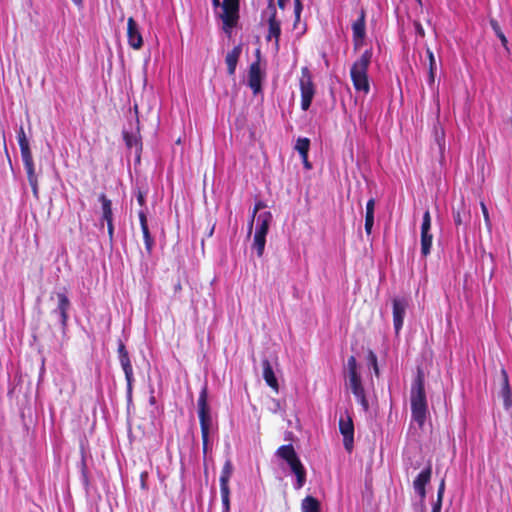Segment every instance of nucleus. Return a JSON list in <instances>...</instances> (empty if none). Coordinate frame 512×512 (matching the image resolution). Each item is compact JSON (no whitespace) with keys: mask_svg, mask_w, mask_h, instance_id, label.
I'll return each instance as SVG.
<instances>
[{"mask_svg":"<svg viewBox=\"0 0 512 512\" xmlns=\"http://www.w3.org/2000/svg\"><path fill=\"white\" fill-rule=\"evenodd\" d=\"M410 401L412 418L422 427L426 420L428 407L424 388V376L420 370L412 383Z\"/></svg>","mask_w":512,"mask_h":512,"instance_id":"nucleus-1","label":"nucleus"},{"mask_svg":"<svg viewBox=\"0 0 512 512\" xmlns=\"http://www.w3.org/2000/svg\"><path fill=\"white\" fill-rule=\"evenodd\" d=\"M372 59V51L365 50L357 59L350 70L351 80L356 91L368 94L370 84L368 80V68Z\"/></svg>","mask_w":512,"mask_h":512,"instance_id":"nucleus-2","label":"nucleus"},{"mask_svg":"<svg viewBox=\"0 0 512 512\" xmlns=\"http://www.w3.org/2000/svg\"><path fill=\"white\" fill-rule=\"evenodd\" d=\"M198 416L201 426V434L203 441V451L206 453L209 442V433L213 426L210 408L207 403V388L203 387L198 398Z\"/></svg>","mask_w":512,"mask_h":512,"instance_id":"nucleus-3","label":"nucleus"},{"mask_svg":"<svg viewBox=\"0 0 512 512\" xmlns=\"http://www.w3.org/2000/svg\"><path fill=\"white\" fill-rule=\"evenodd\" d=\"M272 218L273 216L269 211L260 213L257 216L252 248L256 250L258 257H262L264 254L266 235L269 231Z\"/></svg>","mask_w":512,"mask_h":512,"instance_id":"nucleus-4","label":"nucleus"},{"mask_svg":"<svg viewBox=\"0 0 512 512\" xmlns=\"http://www.w3.org/2000/svg\"><path fill=\"white\" fill-rule=\"evenodd\" d=\"M215 8H220L219 16L223 21L224 30L228 32L238 20L239 0H212Z\"/></svg>","mask_w":512,"mask_h":512,"instance_id":"nucleus-5","label":"nucleus"},{"mask_svg":"<svg viewBox=\"0 0 512 512\" xmlns=\"http://www.w3.org/2000/svg\"><path fill=\"white\" fill-rule=\"evenodd\" d=\"M300 91H301V108L307 111L311 105L315 94V88L312 82V76L307 67L301 69L300 78Z\"/></svg>","mask_w":512,"mask_h":512,"instance_id":"nucleus-6","label":"nucleus"},{"mask_svg":"<svg viewBox=\"0 0 512 512\" xmlns=\"http://www.w3.org/2000/svg\"><path fill=\"white\" fill-rule=\"evenodd\" d=\"M118 357L120 361V365L125 374V379L127 382V399L131 401L132 399V385L134 381L133 377V368L130 361L129 353L122 341H119L118 344Z\"/></svg>","mask_w":512,"mask_h":512,"instance_id":"nucleus-7","label":"nucleus"},{"mask_svg":"<svg viewBox=\"0 0 512 512\" xmlns=\"http://www.w3.org/2000/svg\"><path fill=\"white\" fill-rule=\"evenodd\" d=\"M433 235L431 233V215L429 210L423 214L421 224V254L426 257L431 252Z\"/></svg>","mask_w":512,"mask_h":512,"instance_id":"nucleus-8","label":"nucleus"},{"mask_svg":"<svg viewBox=\"0 0 512 512\" xmlns=\"http://www.w3.org/2000/svg\"><path fill=\"white\" fill-rule=\"evenodd\" d=\"M256 55L257 60L250 65L248 72V86L252 89L254 95L261 92L264 77V73L260 68V50L256 51Z\"/></svg>","mask_w":512,"mask_h":512,"instance_id":"nucleus-9","label":"nucleus"},{"mask_svg":"<svg viewBox=\"0 0 512 512\" xmlns=\"http://www.w3.org/2000/svg\"><path fill=\"white\" fill-rule=\"evenodd\" d=\"M136 126L132 127L130 131H123V138L128 149H135L137 159H140L142 151V142L140 137L139 119L136 115Z\"/></svg>","mask_w":512,"mask_h":512,"instance_id":"nucleus-10","label":"nucleus"},{"mask_svg":"<svg viewBox=\"0 0 512 512\" xmlns=\"http://www.w3.org/2000/svg\"><path fill=\"white\" fill-rule=\"evenodd\" d=\"M339 430L343 435V444L348 452L353 449L354 443V425L351 417L346 414L341 416L339 420Z\"/></svg>","mask_w":512,"mask_h":512,"instance_id":"nucleus-11","label":"nucleus"},{"mask_svg":"<svg viewBox=\"0 0 512 512\" xmlns=\"http://www.w3.org/2000/svg\"><path fill=\"white\" fill-rule=\"evenodd\" d=\"M24 168L27 174L28 182L32 188L33 195L36 199L39 198L38 175L35 171L32 153L21 155Z\"/></svg>","mask_w":512,"mask_h":512,"instance_id":"nucleus-12","label":"nucleus"},{"mask_svg":"<svg viewBox=\"0 0 512 512\" xmlns=\"http://www.w3.org/2000/svg\"><path fill=\"white\" fill-rule=\"evenodd\" d=\"M268 9L271 11V14L268 19V35L267 40L275 39V46L278 49L279 46V38L281 35V22L276 18V8L273 4V0H269Z\"/></svg>","mask_w":512,"mask_h":512,"instance_id":"nucleus-13","label":"nucleus"},{"mask_svg":"<svg viewBox=\"0 0 512 512\" xmlns=\"http://www.w3.org/2000/svg\"><path fill=\"white\" fill-rule=\"evenodd\" d=\"M499 391L498 396L503 399V404L505 409H509L512 407V394L511 388L509 384V378L506 370L504 368L501 369L500 375L498 378Z\"/></svg>","mask_w":512,"mask_h":512,"instance_id":"nucleus-14","label":"nucleus"},{"mask_svg":"<svg viewBox=\"0 0 512 512\" xmlns=\"http://www.w3.org/2000/svg\"><path fill=\"white\" fill-rule=\"evenodd\" d=\"M365 16V10L362 8L359 12L358 19L352 24L353 42L356 50L363 44V40L366 36Z\"/></svg>","mask_w":512,"mask_h":512,"instance_id":"nucleus-15","label":"nucleus"},{"mask_svg":"<svg viewBox=\"0 0 512 512\" xmlns=\"http://www.w3.org/2000/svg\"><path fill=\"white\" fill-rule=\"evenodd\" d=\"M432 475V466L429 463L415 478L413 481V488L415 492L419 495L421 502L424 501L426 497L425 486L430 482Z\"/></svg>","mask_w":512,"mask_h":512,"instance_id":"nucleus-16","label":"nucleus"},{"mask_svg":"<svg viewBox=\"0 0 512 512\" xmlns=\"http://www.w3.org/2000/svg\"><path fill=\"white\" fill-rule=\"evenodd\" d=\"M407 306L408 302L405 298L393 299V324L396 334L399 333L403 326Z\"/></svg>","mask_w":512,"mask_h":512,"instance_id":"nucleus-17","label":"nucleus"},{"mask_svg":"<svg viewBox=\"0 0 512 512\" xmlns=\"http://www.w3.org/2000/svg\"><path fill=\"white\" fill-rule=\"evenodd\" d=\"M128 43L133 49H140L143 45L142 35L136 21L130 17L127 21Z\"/></svg>","mask_w":512,"mask_h":512,"instance_id":"nucleus-18","label":"nucleus"},{"mask_svg":"<svg viewBox=\"0 0 512 512\" xmlns=\"http://www.w3.org/2000/svg\"><path fill=\"white\" fill-rule=\"evenodd\" d=\"M58 299L57 307L52 311L53 314H57L60 318V323L63 328L66 327L68 321V310L70 308V300L67 295L62 292L56 294Z\"/></svg>","mask_w":512,"mask_h":512,"instance_id":"nucleus-19","label":"nucleus"},{"mask_svg":"<svg viewBox=\"0 0 512 512\" xmlns=\"http://www.w3.org/2000/svg\"><path fill=\"white\" fill-rule=\"evenodd\" d=\"M276 456L286 461L291 468L294 464H297L300 459L297 456L293 445L287 444L280 446L276 451Z\"/></svg>","mask_w":512,"mask_h":512,"instance_id":"nucleus-20","label":"nucleus"},{"mask_svg":"<svg viewBox=\"0 0 512 512\" xmlns=\"http://www.w3.org/2000/svg\"><path fill=\"white\" fill-rule=\"evenodd\" d=\"M242 52L241 45L235 46L230 52L227 53L225 62L227 64V70L229 75H234L237 67L239 57Z\"/></svg>","mask_w":512,"mask_h":512,"instance_id":"nucleus-21","label":"nucleus"},{"mask_svg":"<svg viewBox=\"0 0 512 512\" xmlns=\"http://www.w3.org/2000/svg\"><path fill=\"white\" fill-rule=\"evenodd\" d=\"M263 367V378L268 386H270L275 391H278V381L275 377L274 371L268 359H264L262 361Z\"/></svg>","mask_w":512,"mask_h":512,"instance_id":"nucleus-22","label":"nucleus"},{"mask_svg":"<svg viewBox=\"0 0 512 512\" xmlns=\"http://www.w3.org/2000/svg\"><path fill=\"white\" fill-rule=\"evenodd\" d=\"M346 385L352 391V393L359 394L364 391V387L362 385L361 376L358 372L347 373V382Z\"/></svg>","mask_w":512,"mask_h":512,"instance_id":"nucleus-23","label":"nucleus"},{"mask_svg":"<svg viewBox=\"0 0 512 512\" xmlns=\"http://www.w3.org/2000/svg\"><path fill=\"white\" fill-rule=\"evenodd\" d=\"M290 470L296 476V482L294 484V488L296 490L301 489L305 485V482H306V470H305L303 464L301 463V461H299L297 464H294L290 468Z\"/></svg>","mask_w":512,"mask_h":512,"instance_id":"nucleus-24","label":"nucleus"},{"mask_svg":"<svg viewBox=\"0 0 512 512\" xmlns=\"http://www.w3.org/2000/svg\"><path fill=\"white\" fill-rule=\"evenodd\" d=\"M290 470L296 476V482L294 484V488L296 490L301 489L305 485V482H306V470H305L303 464L301 463V461H299L297 464H294L290 468Z\"/></svg>","mask_w":512,"mask_h":512,"instance_id":"nucleus-25","label":"nucleus"},{"mask_svg":"<svg viewBox=\"0 0 512 512\" xmlns=\"http://www.w3.org/2000/svg\"><path fill=\"white\" fill-rule=\"evenodd\" d=\"M374 210H375V200L373 198L369 199L366 204V215H365V231L368 235L371 234L372 228L374 225Z\"/></svg>","mask_w":512,"mask_h":512,"instance_id":"nucleus-26","label":"nucleus"},{"mask_svg":"<svg viewBox=\"0 0 512 512\" xmlns=\"http://www.w3.org/2000/svg\"><path fill=\"white\" fill-rule=\"evenodd\" d=\"M99 200L102 204V218L106 222L113 221V213H112V203L111 201L105 196V194H101L99 196Z\"/></svg>","mask_w":512,"mask_h":512,"instance_id":"nucleus-27","label":"nucleus"},{"mask_svg":"<svg viewBox=\"0 0 512 512\" xmlns=\"http://www.w3.org/2000/svg\"><path fill=\"white\" fill-rule=\"evenodd\" d=\"M302 512H320V502L312 497L307 496L301 503Z\"/></svg>","mask_w":512,"mask_h":512,"instance_id":"nucleus-28","label":"nucleus"},{"mask_svg":"<svg viewBox=\"0 0 512 512\" xmlns=\"http://www.w3.org/2000/svg\"><path fill=\"white\" fill-rule=\"evenodd\" d=\"M18 144L20 147L21 155L32 153L29 145V141L26 137L24 128L21 126L17 133Z\"/></svg>","mask_w":512,"mask_h":512,"instance_id":"nucleus-29","label":"nucleus"},{"mask_svg":"<svg viewBox=\"0 0 512 512\" xmlns=\"http://www.w3.org/2000/svg\"><path fill=\"white\" fill-rule=\"evenodd\" d=\"M490 25L497 37L500 39L503 47L509 52L508 41L504 33L502 32L499 23L495 19L490 20Z\"/></svg>","mask_w":512,"mask_h":512,"instance_id":"nucleus-30","label":"nucleus"},{"mask_svg":"<svg viewBox=\"0 0 512 512\" xmlns=\"http://www.w3.org/2000/svg\"><path fill=\"white\" fill-rule=\"evenodd\" d=\"M427 55L429 58V76H428V82L429 85H432L435 80V72L437 69L436 60L434 57L433 52L430 49H427Z\"/></svg>","mask_w":512,"mask_h":512,"instance_id":"nucleus-31","label":"nucleus"},{"mask_svg":"<svg viewBox=\"0 0 512 512\" xmlns=\"http://www.w3.org/2000/svg\"><path fill=\"white\" fill-rule=\"evenodd\" d=\"M310 148V140L308 138H298L295 145V150L298 151L300 156L308 155Z\"/></svg>","mask_w":512,"mask_h":512,"instance_id":"nucleus-32","label":"nucleus"},{"mask_svg":"<svg viewBox=\"0 0 512 512\" xmlns=\"http://www.w3.org/2000/svg\"><path fill=\"white\" fill-rule=\"evenodd\" d=\"M232 473H233V465H232V462L228 459L224 463L219 481L220 482H222V481L229 482Z\"/></svg>","mask_w":512,"mask_h":512,"instance_id":"nucleus-33","label":"nucleus"},{"mask_svg":"<svg viewBox=\"0 0 512 512\" xmlns=\"http://www.w3.org/2000/svg\"><path fill=\"white\" fill-rule=\"evenodd\" d=\"M265 207H266V204L263 201H257L256 202V204L254 206V209L252 211L251 219H250L249 224H248V235H251V233H252V228H253L254 220L256 218V215H257L258 211L264 209Z\"/></svg>","mask_w":512,"mask_h":512,"instance_id":"nucleus-34","label":"nucleus"},{"mask_svg":"<svg viewBox=\"0 0 512 512\" xmlns=\"http://www.w3.org/2000/svg\"><path fill=\"white\" fill-rule=\"evenodd\" d=\"M445 490V482L442 480L440 482L438 492H437V502L433 505L432 512H441V504L442 498Z\"/></svg>","mask_w":512,"mask_h":512,"instance_id":"nucleus-35","label":"nucleus"},{"mask_svg":"<svg viewBox=\"0 0 512 512\" xmlns=\"http://www.w3.org/2000/svg\"><path fill=\"white\" fill-rule=\"evenodd\" d=\"M141 230H142L143 237H144L145 248H146L147 252L150 254L152 251L154 240L150 234L148 227L141 228Z\"/></svg>","mask_w":512,"mask_h":512,"instance_id":"nucleus-36","label":"nucleus"},{"mask_svg":"<svg viewBox=\"0 0 512 512\" xmlns=\"http://www.w3.org/2000/svg\"><path fill=\"white\" fill-rule=\"evenodd\" d=\"M463 215H465L464 207H462V209L453 210V221L456 226L463 224Z\"/></svg>","mask_w":512,"mask_h":512,"instance_id":"nucleus-37","label":"nucleus"},{"mask_svg":"<svg viewBox=\"0 0 512 512\" xmlns=\"http://www.w3.org/2000/svg\"><path fill=\"white\" fill-rule=\"evenodd\" d=\"M354 396L357 398L363 410L367 412L369 410V403L365 395V390L360 392L359 394H355Z\"/></svg>","mask_w":512,"mask_h":512,"instance_id":"nucleus-38","label":"nucleus"},{"mask_svg":"<svg viewBox=\"0 0 512 512\" xmlns=\"http://www.w3.org/2000/svg\"><path fill=\"white\" fill-rule=\"evenodd\" d=\"M358 372L357 371V361L354 356H350L347 360V373L351 372Z\"/></svg>","mask_w":512,"mask_h":512,"instance_id":"nucleus-39","label":"nucleus"},{"mask_svg":"<svg viewBox=\"0 0 512 512\" xmlns=\"http://www.w3.org/2000/svg\"><path fill=\"white\" fill-rule=\"evenodd\" d=\"M294 2H295L294 13H295V18H296L294 26H296L297 22L300 20V15H301L303 6H302L300 0H294Z\"/></svg>","mask_w":512,"mask_h":512,"instance_id":"nucleus-40","label":"nucleus"},{"mask_svg":"<svg viewBox=\"0 0 512 512\" xmlns=\"http://www.w3.org/2000/svg\"><path fill=\"white\" fill-rule=\"evenodd\" d=\"M221 498L230 497L229 482H220Z\"/></svg>","mask_w":512,"mask_h":512,"instance_id":"nucleus-41","label":"nucleus"},{"mask_svg":"<svg viewBox=\"0 0 512 512\" xmlns=\"http://www.w3.org/2000/svg\"><path fill=\"white\" fill-rule=\"evenodd\" d=\"M481 210H482V213H483V217H484V220H485V223L487 225L488 228L491 227V222H490V217H489V212H488V209L486 207V205L484 204V202H481Z\"/></svg>","mask_w":512,"mask_h":512,"instance_id":"nucleus-42","label":"nucleus"},{"mask_svg":"<svg viewBox=\"0 0 512 512\" xmlns=\"http://www.w3.org/2000/svg\"><path fill=\"white\" fill-rule=\"evenodd\" d=\"M138 216H139L141 228L148 227L147 217H146L145 212L143 210H141L139 212Z\"/></svg>","mask_w":512,"mask_h":512,"instance_id":"nucleus-43","label":"nucleus"},{"mask_svg":"<svg viewBox=\"0 0 512 512\" xmlns=\"http://www.w3.org/2000/svg\"><path fill=\"white\" fill-rule=\"evenodd\" d=\"M223 512L230 511V497L222 498Z\"/></svg>","mask_w":512,"mask_h":512,"instance_id":"nucleus-44","label":"nucleus"},{"mask_svg":"<svg viewBox=\"0 0 512 512\" xmlns=\"http://www.w3.org/2000/svg\"><path fill=\"white\" fill-rule=\"evenodd\" d=\"M414 26H415L416 33L419 36L424 37L425 32H424V29H423L422 25L419 22H415Z\"/></svg>","mask_w":512,"mask_h":512,"instance_id":"nucleus-45","label":"nucleus"},{"mask_svg":"<svg viewBox=\"0 0 512 512\" xmlns=\"http://www.w3.org/2000/svg\"><path fill=\"white\" fill-rule=\"evenodd\" d=\"M107 230H108L109 238H110V240H112L113 239V235H114L113 221L107 222Z\"/></svg>","mask_w":512,"mask_h":512,"instance_id":"nucleus-46","label":"nucleus"},{"mask_svg":"<svg viewBox=\"0 0 512 512\" xmlns=\"http://www.w3.org/2000/svg\"><path fill=\"white\" fill-rule=\"evenodd\" d=\"M301 159H302L304 167L306 169H311L312 166H311L310 162L308 161V155L301 156Z\"/></svg>","mask_w":512,"mask_h":512,"instance_id":"nucleus-47","label":"nucleus"},{"mask_svg":"<svg viewBox=\"0 0 512 512\" xmlns=\"http://www.w3.org/2000/svg\"><path fill=\"white\" fill-rule=\"evenodd\" d=\"M369 359H370V362H371L372 366H376V364H377V357H376V355L372 351L369 352Z\"/></svg>","mask_w":512,"mask_h":512,"instance_id":"nucleus-48","label":"nucleus"},{"mask_svg":"<svg viewBox=\"0 0 512 512\" xmlns=\"http://www.w3.org/2000/svg\"><path fill=\"white\" fill-rule=\"evenodd\" d=\"M82 476H83L84 483L87 484L88 483V478H87L84 462H82Z\"/></svg>","mask_w":512,"mask_h":512,"instance_id":"nucleus-49","label":"nucleus"},{"mask_svg":"<svg viewBox=\"0 0 512 512\" xmlns=\"http://www.w3.org/2000/svg\"><path fill=\"white\" fill-rule=\"evenodd\" d=\"M420 466H421V463L419 461H416L415 463L410 462L409 463V467L407 469L412 468L413 470H416Z\"/></svg>","mask_w":512,"mask_h":512,"instance_id":"nucleus-50","label":"nucleus"},{"mask_svg":"<svg viewBox=\"0 0 512 512\" xmlns=\"http://www.w3.org/2000/svg\"><path fill=\"white\" fill-rule=\"evenodd\" d=\"M137 201L140 205H144V202H145V198H144V195L139 192L138 195H137Z\"/></svg>","mask_w":512,"mask_h":512,"instance_id":"nucleus-51","label":"nucleus"},{"mask_svg":"<svg viewBox=\"0 0 512 512\" xmlns=\"http://www.w3.org/2000/svg\"><path fill=\"white\" fill-rule=\"evenodd\" d=\"M287 1H288V0H278V6H279V8L284 9V8H285V6H286V2H287Z\"/></svg>","mask_w":512,"mask_h":512,"instance_id":"nucleus-52","label":"nucleus"},{"mask_svg":"<svg viewBox=\"0 0 512 512\" xmlns=\"http://www.w3.org/2000/svg\"><path fill=\"white\" fill-rule=\"evenodd\" d=\"M74 4L76 5H81L82 4V0H72Z\"/></svg>","mask_w":512,"mask_h":512,"instance_id":"nucleus-53","label":"nucleus"},{"mask_svg":"<svg viewBox=\"0 0 512 512\" xmlns=\"http://www.w3.org/2000/svg\"><path fill=\"white\" fill-rule=\"evenodd\" d=\"M373 369L375 371V374L378 375L379 369H378V365L377 364H376V366H373Z\"/></svg>","mask_w":512,"mask_h":512,"instance_id":"nucleus-54","label":"nucleus"},{"mask_svg":"<svg viewBox=\"0 0 512 512\" xmlns=\"http://www.w3.org/2000/svg\"><path fill=\"white\" fill-rule=\"evenodd\" d=\"M213 232H214V226H212V228L210 230H208V233H209L208 236H212Z\"/></svg>","mask_w":512,"mask_h":512,"instance_id":"nucleus-55","label":"nucleus"},{"mask_svg":"<svg viewBox=\"0 0 512 512\" xmlns=\"http://www.w3.org/2000/svg\"><path fill=\"white\" fill-rule=\"evenodd\" d=\"M436 138H437V141H438V146H440V147H441V143H440V141H439V137H438V135H436Z\"/></svg>","mask_w":512,"mask_h":512,"instance_id":"nucleus-56","label":"nucleus"},{"mask_svg":"<svg viewBox=\"0 0 512 512\" xmlns=\"http://www.w3.org/2000/svg\"><path fill=\"white\" fill-rule=\"evenodd\" d=\"M134 109H135V112L137 113L138 106L136 105V106L134 107Z\"/></svg>","mask_w":512,"mask_h":512,"instance_id":"nucleus-57","label":"nucleus"},{"mask_svg":"<svg viewBox=\"0 0 512 512\" xmlns=\"http://www.w3.org/2000/svg\"><path fill=\"white\" fill-rule=\"evenodd\" d=\"M510 124H511V126H512V115H511V118H510Z\"/></svg>","mask_w":512,"mask_h":512,"instance_id":"nucleus-58","label":"nucleus"},{"mask_svg":"<svg viewBox=\"0 0 512 512\" xmlns=\"http://www.w3.org/2000/svg\"><path fill=\"white\" fill-rule=\"evenodd\" d=\"M510 124H511V126H512V115H511V118H510Z\"/></svg>","mask_w":512,"mask_h":512,"instance_id":"nucleus-59","label":"nucleus"},{"mask_svg":"<svg viewBox=\"0 0 512 512\" xmlns=\"http://www.w3.org/2000/svg\"><path fill=\"white\" fill-rule=\"evenodd\" d=\"M419 4H421V0H416Z\"/></svg>","mask_w":512,"mask_h":512,"instance_id":"nucleus-60","label":"nucleus"}]
</instances>
